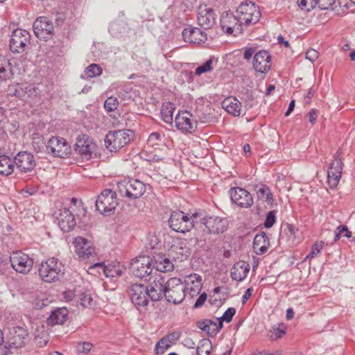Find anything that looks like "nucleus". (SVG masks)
Instances as JSON below:
<instances>
[{
	"label": "nucleus",
	"mask_w": 355,
	"mask_h": 355,
	"mask_svg": "<svg viewBox=\"0 0 355 355\" xmlns=\"http://www.w3.org/2000/svg\"><path fill=\"white\" fill-rule=\"evenodd\" d=\"M319 56L318 52L315 49H309L306 53V58L311 62L315 61Z\"/></svg>",
	"instance_id": "obj_57"
},
{
	"label": "nucleus",
	"mask_w": 355,
	"mask_h": 355,
	"mask_svg": "<svg viewBox=\"0 0 355 355\" xmlns=\"http://www.w3.org/2000/svg\"><path fill=\"white\" fill-rule=\"evenodd\" d=\"M116 191L105 189L98 196L96 200V208L100 214L110 216L119 204Z\"/></svg>",
	"instance_id": "obj_3"
},
{
	"label": "nucleus",
	"mask_w": 355,
	"mask_h": 355,
	"mask_svg": "<svg viewBox=\"0 0 355 355\" xmlns=\"http://www.w3.org/2000/svg\"><path fill=\"white\" fill-rule=\"evenodd\" d=\"M175 110V106L171 102H164L162 104L161 114L163 121L168 124L172 123L173 118V112Z\"/></svg>",
	"instance_id": "obj_40"
},
{
	"label": "nucleus",
	"mask_w": 355,
	"mask_h": 355,
	"mask_svg": "<svg viewBox=\"0 0 355 355\" xmlns=\"http://www.w3.org/2000/svg\"><path fill=\"white\" fill-rule=\"evenodd\" d=\"M54 30L53 23L46 17H40L33 23L35 35L41 40L51 38Z\"/></svg>",
	"instance_id": "obj_19"
},
{
	"label": "nucleus",
	"mask_w": 355,
	"mask_h": 355,
	"mask_svg": "<svg viewBox=\"0 0 355 355\" xmlns=\"http://www.w3.org/2000/svg\"><path fill=\"white\" fill-rule=\"evenodd\" d=\"M177 128L182 132L192 133L197 127V122L188 111L179 112L175 119Z\"/></svg>",
	"instance_id": "obj_21"
},
{
	"label": "nucleus",
	"mask_w": 355,
	"mask_h": 355,
	"mask_svg": "<svg viewBox=\"0 0 355 355\" xmlns=\"http://www.w3.org/2000/svg\"><path fill=\"white\" fill-rule=\"evenodd\" d=\"M236 14L243 25L250 26L257 23L261 17V12L257 6L251 1L241 3Z\"/></svg>",
	"instance_id": "obj_8"
},
{
	"label": "nucleus",
	"mask_w": 355,
	"mask_h": 355,
	"mask_svg": "<svg viewBox=\"0 0 355 355\" xmlns=\"http://www.w3.org/2000/svg\"><path fill=\"white\" fill-rule=\"evenodd\" d=\"M235 313H236V309L233 307H230L225 311L223 316L218 318V320L219 321L221 320L222 322L223 321L230 322L232 321V318Z\"/></svg>",
	"instance_id": "obj_52"
},
{
	"label": "nucleus",
	"mask_w": 355,
	"mask_h": 355,
	"mask_svg": "<svg viewBox=\"0 0 355 355\" xmlns=\"http://www.w3.org/2000/svg\"><path fill=\"white\" fill-rule=\"evenodd\" d=\"M286 333V327L284 324H279L277 327H273L270 331L268 336L270 340H275L282 338Z\"/></svg>",
	"instance_id": "obj_43"
},
{
	"label": "nucleus",
	"mask_w": 355,
	"mask_h": 355,
	"mask_svg": "<svg viewBox=\"0 0 355 355\" xmlns=\"http://www.w3.org/2000/svg\"><path fill=\"white\" fill-rule=\"evenodd\" d=\"M183 345L188 347V348H190V349H194L196 347V343H194V341L190 338H187L184 340V342H183Z\"/></svg>",
	"instance_id": "obj_61"
},
{
	"label": "nucleus",
	"mask_w": 355,
	"mask_h": 355,
	"mask_svg": "<svg viewBox=\"0 0 355 355\" xmlns=\"http://www.w3.org/2000/svg\"><path fill=\"white\" fill-rule=\"evenodd\" d=\"M73 244L76 254L82 259H89L94 253V248L91 247L87 240L83 237L75 238Z\"/></svg>",
	"instance_id": "obj_29"
},
{
	"label": "nucleus",
	"mask_w": 355,
	"mask_h": 355,
	"mask_svg": "<svg viewBox=\"0 0 355 355\" xmlns=\"http://www.w3.org/2000/svg\"><path fill=\"white\" fill-rule=\"evenodd\" d=\"M252 289L251 288H248L244 295H243L242 297V303L244 304L248 300V299L250 297V296L252 295Z\"/></svg>",
	"instance_id": "obj_63"
},
{
	"label": "nucleus",
	"mask_w": 355,
	"mask_h": 355,
	"mask_svg": "<svg viewBox=\"0 0 355 355\" xmlns=\"http://www.w3.org/2000/svg\"><path fill=\"white\" fill-rule=\"evenodd\" d=\"M12 268L17 272L26 274L32 268L33 260L21 251L13 252L9 259Z\"/></svg>",
	"instance_id": "obj_12"
},
{
	"label": "nucleus",
	"mask_w": 355,
	"mask_h": 355,
	"mask_svg": "<svg viewBox=\"0 0 355 355\" xmlns=\"http://www.w3.org/2000/svg\"><path fill=\"white\" fill-rule=\"evenodd\" d=\"M166 300L174 304L181 303L186 297V286L180 279L172 277L166 281Z\"/></svg>",
	"instance_id": "obj_7"
},
{
	"label": "nucleus",
	"mask_w": 355,
	"mask_h": 355,
	"mask_svg": "<svg viewBox=\"0 0 355 355\" xmlns=\"http://www.w3.org/2000/svg\"><path fill=\"white\" fill-rule=\"evenodd\" d=\"M186 291L193 297L199 293L202 288V278L196 273H192L185 277Z\"/></svg>",
	"instance_id": "obj_30"
},
{
	"label": "nucleus",
	"mask_w": 355,
	"mask_h": 355,
	"mask_svg": "<svg viewBox=\"0 0 355 355\" xmlns=\"http://www.w3.org/2000/svg\"><path fill=\"white\" fill-rule=\"evenodd\" d=\"M96 268H101L106 277L111 279L121 277L126 269L125 267L119 262H114L107 265H104L103 263H96L89 266L88 272L94 275V270Z\"/></svg>",
	"instance_id": "obj_16"
},
{
	"label": "nucleus",
	"mask_w": 355,
	"mask_h": 355,
	"mask_svg": "<svg viewBox=\"0 0 355 355\" xmlns=\"http://www.w3.org/2000/svg\"><path fill=\"white\" fill-rule=\"evenodd\" d=\"M323 247V242L321 241L320 243H315L312 248L311 252L306 255L305 259H311L316 255L320 253Z\"/></svg>",
	"instance_id": "obj_50"
},
{
	"label": "nucleus",
	"mask_w": 355,
	"mask_h": 355,
	"mask_svg": "<svg viewBox=\"0 0 355 355\" xmlns=\"http://www.w3.org/2000/svg\"><path fill=\"white\" fill-rule=\"evenodd\" d=\"M15 162L6 155L0 156V174L9 175L13 173Z\"/></svg>",
	"instance_id": "obj_39"
},
{
	"label": "nucleus",
	"mask_w": 355,
	"mask_h": 355,
	"mask_svg": "<svg viewBox=\"0 0 355 355\" xmlns=\"http://www.w3.org/2000/svg\"><path fill=\"white\" fill-rule=\"evenodd\" d=\"M196 215L189 216L187 214L177 210L171 212L168 222L172 230L184 234L194 227L195 224L196 225Z\"/></svg>",
	"instance_id": "obj_2"
},
{
	"label": "nucleus",
	"mask_w": 355,
	"mask_h": 355,
	"mask_svg": "<svg viewBox=\"0 0 355 355\" xmlns=\"http://www.w3.org/2000/svg\"><path fill=\"white\" fill-rule=\"evenodd\" d=\"M343 153L338 150L334 155V161L332 162L327 171V183L331 189L336 187L343 172V164L342 162Z\"/></svg>",
	"instance_id": "obj_15"
},
{
	"label": "nucleus",
	"mask_w": 355,
	"mask_h": 355,
	"mask_svg": "<svg viewBox=\"0 0 355 355\" xmlns=\"http://www.w3.org/2000/svg\"><path fill=\"white\" fill-rule=\"evenodd\" d=\"M254 52L255 50L252 48L245 49L243 53L244 59L247 60H250L252 57V55L254 53Z\"/></svg>",
	"instance_id": "obj_62"
},
{
	"label": "nucleus",
	"mask_w": 355,
	"mask_h": 355,
	"mask_svg": "<svg viewBox=\"0 0 355 355\" xmlns=\"http://www.w3.org/2000/svg\"><path fill=\"white\" fill-rule=\"evenodd\" d=\"M336 0H318V8L321 10H327L334 4Z\"/></svg>",
	"instance_id": "obj_55"
},
{
	"label": "nucleus",
	"mask_w": 355,
	"mask_h": 355,
	"mask_svg": "<svg viewBox=\"0 0 355 355\" xmlns=\"http://www.w3.org/2000/svg\"><path fill=\"white\" fill-rule=\"evenodd\" d=\"M64 273V267L58 259L51 257L42 261L39 268V275L45 282L51 283L59 279Z\"/></svg>",
	"instance_id": "obj_1"
},
{
	"label": "nucleus",
	"mask_w": 355,
	"mask_h": 355,
	"mask_svg": "<svg viewBox=\"0 0 355 355\" xmlns=\"http://www.w3.org/2000/svg\"><path fill=\"white\" fill-rule=\"evenodd\" d=\"M102 68L96 64H91L84 71V74L81 75L82 78H92L101 75Z\"/></svg>",
	"instance_id": "obj_41"
},
{
	"label": "nucleus",
	"mask_w": 355,
	"mask_h": 355,
	"mask_svg": "<svg viewBox=\"0 0 355 355\" xmlns=\"http://www.w3.org/2000/svg\"><path fill=\"white\" fill-rule=\"evenodd\" d=\"M221 105L224 110L234 116H239L241 114V103L235 97L229 96L225 98L222 101Z\"/></svg>",
	"instance_id": "obj_32"
},
{
	"label": "nucleus",
	"mask_w": 355,
	"mask_h": 355,
	"mask_svg": "<svg viewBox=\"0 0 355 355\" xmlns=\"http://www.w3.org/2000/svg\"><path fill=\"white\" fill-rule=\"evenodd\" d=\"M68 311L65 308H60L52 311L51 315L47 319V323L53 326L56 324H62L67 320Z\"/></svg>",
	"instance_id": "obj_37"
},
{
	"label": "nucleus",
	"mask_w": 355,
	"mask_h": 355,
	"mask_svg": "<svg viewBox=\"0 0 355 355\" xmlns=\"http://www.w3.org/2000/svg\"><path fill=\"white\" fill-rule=\"evenodd\" d=\"M212 345L209 339L203 338L196 347V354L197 355H209Z\"/></svg>",
	"instance_id": "obj_42"
},
{
	"label": "nucleus",
	"mask_w": 355,
	"mask_h": 355,
	"mask_svg": "<svg viewBox=\"0 0 355 355\" xmlns=\"http://www.w3.org/2000/svg\"><path fill=\"white\" fill-rule=\"evenodd\" d=\"M161 140V134L157 132H152L148 139V144L153 146L157 144V141Z\"/></svg>",
	"instance_id": "obj_54"
},
{
	"label": "nucleus",
	"mask_w": 355,
	"mask_h": 355,
	"mask_svg": "<svg viewBox=\"0 0 355 355\" xmlns=\"http://www.w3.org/2000/svg\"><path fill=\"white\" fill-rule=\"evenodd\" d=\"M196 225L207 234H220L228 228L227 218L216 216H207L196 221Z\"/></svg>",
	"instance_id": "obj_6"
},
{
	"label": "nucleus",
	"mask_w": 355,
	"mask_h": 355,
	"mask_svg": "<svg viewBox=\"0 0 355 355\" xmlns=\"http://www.w3.org/2000/svg\"><path fill=\"white\" fill-rule=\"evenodd\" d=\"M286 226L288 231L289 236L292 238L293 240H295L297 237L296 234L298 232V229L295 225L289 223H287Z\"/></svg>",
	"instance_id": "obj_58"
},
{
	"label": "nucleus",
	"mask_w": 355,
	"mask_h": 355,
	"mask_svg": "<svg viewBox=\"0 0 355 355\" xmlns=\"http://www.w3.org/2000/svg\"><path fill=\"white\" fill-rule=\"evenodd\" d=\"M212 60L209 59L207 60L203 64L198 67L196 69L195 74L197 76H200L201 74L211 71L212 70Z\"/></svg>",
	"instance_id": "obj_48"
},
{
	"label": "nucleus",
	"mask_w": 355,
	"mask_h": 355,
	"mask_svg": "<svg viewBox=\"0 0 355 355\" xmlns=\"http://www.w3.org/2000/svg\"><path fill=\"white\" fill-rule=\"evenodd\" d=\"M78 305L83 308H92L94 306L95 302L90 294L85 293L78 294Z\"/></svg>",
	"instance_id": "obj_44"
},
{
	"label": "nucleus",
	"mask_w": 355,
	"mask_h": 355,
	"mask_svg": "<svg viewBox=\"0 0 355 355\" xmlns=\"http://www.w3.org/2000/svg\"><path fill=\"white\" fill-rule=\"evenodd\" d=\"M341 236H345L346 238L352 237V232H350L345 225H339L336 228L334 242L338 241Z\"/></svg>",
	"instance_id": "obj_45"
},
{
	"label": "nucleus",
	"mask_w": 355,
	"mask_h": 355,
	"mask_svg": "<svg viewBox=\"0 0 355 355\" xmlns=\"http://www.w3.org/2000/svg\"><path fill=\"white\" fill-rule=\"evenodd\" d=\"M118 105L119 101L116 97L114 96L108 97L104 103V107L108 112H111L116 110Z\"/></svg>",
	"instance_id": "obj_46"
},
{
	"label": "nucleus",
	"mask_w": 355,
	"mask_h": 355,
	"mask_svg": "<svg viewBox=\"0 0 355 355\" xmlns=\"http://www.w3.org/2000/svg\"><path fill=\"white\" fill-rule=\"evenodd\" d=\"M216 16L212 8L207 7V5H200L198 9V24L205 29H209L216 23Z\"/></svg>",
	"instance_id": "obj_22"
},
{
	"label": "nucleus",
	"mask_w": 355,
	"mask_h": 355,
	"mask_svg": "<svg viewBox=\"0 0 355 355\" xmlns=\"http://www.w3.org/2000/svg\"><path fill=\"white\" fill-rule=\"evenodd\" d=\"M31 35L28 31L18 28L12 32L10 40V49L13 53H23L30 44Z\"/></svg>",
	"instance_id": "obj_14"
},
{
	"label": "nucleus",
	"mask_w": 355,
	"mask_h": 355,
	"mask_svg": "<svg viewBox=\"0 0 355 355\" xmlns=\"http://www.w3.org/2000/svg\"><path fill=\"white\" fill-rule=\"evenodd\" d=\"M271 56L266 51L256 53L253 58V67L259 73H266L270 69Z\"/></svg>",
	"instance_id": "obj_26"
},
{
	"label": "nucleus",
	"mask_w": 355,
	"mask_h": 355,
	"mask_svg": "<svg viewBox=\"0 0 355 355\" xmlns=\"http://www.w3.org/2000/svg\"><path fill=\"white\" fill-rule=\"evenodd\" d=\"M250 264L244 261H239L234 264L231 269V277L236 281L241 282L250 271Z\"/></svg>",
	"instance_id": "obj_31"
},
{
	"label": "nucleus",
	"mask_w": 355,
	"mask_h": 355,
	"mask_svg": "<svg viewBox=\"0 0 355 355\" xmlns=\"http://www.w3.org/2000/svg\"><path fill=\"white\" fill-rule=\"evenodd\" d=\"M116 191L122 196L130 199L140 198L146 191L144 182L136 180H123L117 183Z\"/></svg>",
	"instance_id": "obj_5"
},
{
	"label": "nucleus",
	"mask_w": 355,
	"mask_h": 355,
	"mask_svg": "<svg viewBox=\"0 0 355 355\" xmlns=\"http://www.w3.org/2000/svg\"><path fill=\"white\" fill-rule=\"evenodd\" d=\"M62 295L66 302H72L73 304L78 306V294L75 293L73 291H66L63 292Z\"/></svg>",
	"instance_id": "obj_49"
},
{
	"label": "nucleus",
	"mask_w": 355,
	"mask_h": 355,
	"mask_svg": "<svg viewBox=\"0 0 355 355\" xmlns=\"http://www.w3.org/2000/svg\"><path fill=\"white\" fill-rule=\"evenodd\" d=\"M270 246V242L264 232L257 234L253 241V249L257 254L261 255L266 253Z\"/></svg>",
	"instance_id": "obj_33"
},
{
	"label": "nucleus",
	"mask_w": 355,
	"mask_h": 355,
	"mask_svg": "<svg viewBox=\"0 0 355 355\" xmlns=\"http://www.w3.org/2000/svg\"><path fill=\"white\" fill-rule=\"evenodd\" d=\"M153 267L162 272H171L174 269L173 263L164 255H157L155 257Z\"/></svg>",
	"instance_id": "obj_36"
},
{
	"label": "nucleus",
	"mask_w": 355,
	"mask_h": 355,
	"mask_svg": "<svg viewBox=\"0 0 355 355\" xmlns=\"http://www.w3.org/2000/svg\"><path fill=\"white\" fill-rule=\"evenodd\" d=\"M182 35L185 42L194 44L205 43L207 39L206 33L198 28H184Z\"/></svg>",
	"instance_id": "obj_24"
},
{
	"label": "nucleus",
	"mask_w": 355,
	"mask_h": 355,
	"mask_svg": "<svg viewBox=\"0 0 355 355\" xmlns=\"http://www.w3.org/2000/svg\"><path fill=\"white\" fill-rule=\"evenodd\" d=\"M257 198L263 202L271 205L272 202V194L269 187L265 184H257L254 188Z\"/></svg>",
	"instance_id": "obj_38"
},
{
	"label": "nucleus",
	"mask_w": 355,
	"mask_h": 355,
	"mask_svg": "<svg viewBox=\"0 0 355 355\" xmlns=\"http://www.w3.org/2000/svg\"><path fill=\"white\" fill-rule=\"evenodd\" d=\"M207 294L205 293H202L196 300L194 304V308H199L202 306L207 300Z\"/></svg>",
	"instance_id": "obj_59"
},
{
	"label": "nucleus",
	"mask_w": 355,
	"mask_h": 355,
	"mask_svg": "<svg viewBox=\"0 0 355 355\" xmlns=\"http://www.w3.org/2000/svg\"><path fill=\"white\" fill-rule=\"evenodd\" d=\"M277 41L280 45H284L285 47L289 46L288 41L285 40L284 37L281 35L277 37Z\"/></svg>",
	"instance_id": "obj_64"
},
{
	"label": "nucleus",
	"mask_w": 355,
	"mask_h": 355,
	"mask_svg": "<svg viewBox=\"0 0 355 355\" xmlns=\"http://www.w3.org/2000/svg\"><path fill=\"white\" fill-rule=\"evenodd\" d=\"M46 151L53 157L66 158L71 154V147L65 139L52 137L48 141Z\"/></svg>",
	"instance_id": "obj_10"
},
{
	"label": "nucleus",
	"mask_w": 355,
	"mask_h": 355,
	"mask_svg": "<svg viewBox=\"0 0 355 355\" xmlns=\"http://www.w3.org/2000/svg\"><path fill=\"white\" fill-rule=\"evenodd\" d=\"M152 261L149 257L136 258L131 263L132 274L137 277L144 278L151 274L153 271Z\"/></svg>",
	"instance_id": "obj_20"
},
{
	"label": "nucleus",
	"mask_w": 355,
	"mask_h": 355,
	"mask_svg": "<svg viewBox=\"0 0 355 355\" xmlns=\"http://www.w3.org/2000/svg\"><path fill=\"white\" fill-rule=\"evenodd\" d=\"M15 167L21 173H28L35 168L36 161L33 154L21 151L14 157Z\"/></svg>",
	"instance_id": "obj_18"
},
{
	"label": "nucleus",
	"mask_w": 355,
	"mask_h": 355,
	"mask_svg": "<svg viewBox=\"0 0 355 355\" xmlns=\"http://www.w3.org/2000/svg\"><path fill=\"white\" fill-rule=\"evenodd\" d=\"M170 254L173 259L183 261L191 254L187 240L180 239L175 241L171 247Z\"/></svg>",
	"instance_id": "obj_25"
},
{
	"label": "nucleus",
	"mask_w": 355,
	"mask_h": 355,
	"mask_svg": "<svg viewBox=\"0 0 355 355\" xmlns=\"http://www.w3.org/2000/svg\"><path fill=\"white\" fill-rule=\"evenodd\" d=\"M97 145L94 139L87 135H79L74 145L75 152L83 160H89L96 155Z\"/></svg>",
	"instance_id": "obj_9"
},
{
	"label": "nucleus",
	"mask_w": 355,
	"mask_h": 355,
	"mask_svg": "<svg viewBox=\"0 0 355 355\" xmlns=\"http://www.w3.org/2000/svg\"><path fill=\"white\" fill-rule=\"evenodd\" d=\"M318 117V111L315 109H311L309 112V120L311 124H314Z\"/></svg>",
	"instance_id": "obj_60"
},
{
	"label": "nucleus",
	"mask_w": 355,
	"mask_h": 355,
	"mask_svg": "<svg viewBox=\"0 0 355 355\" xmlns=\"http://www.w3.org/2000/svg\"><path fill=\"white\" fill-rule=\"evenodd\" d=\"M93 347V345L89 342L79 343L77 345L76 349L78 352L87 354L90 352Z\"/></svg>",
	"instance_id": "obj_53"
},
{
	"label": "nucleus",
	"mask_w": 355,
	"mask_h": 355,
	"mask_svg": "<svg viewBox=\"0 0 355 355\" xmlns=\"http://www.w3.org/2000/svg\"><path fill=\"white\" fill-rule=\"evenodd\" d=\"M277 220L276 217V211H270L266 214V218L264 222V227L266 228H270L275 223Z\"/></svg>",
	"instance_id": "obj_51"
},
{
	"label": "nucleus",
	"mask_w": 355,
	"mask_h": 355,
	"mask_svg": "<svg viewBox=\"0 0 355 355\" xmlns=\"http://www.w3.org/2000/svg\"><path fill=\"white\" fill-rule=\"evenodd\" d=\"M229 194L232 202L242 208H249L253 205L251 193L241 187L231 188Z\"/></svg>",
	"instance_id": "obj_17"
},
{
	"label": "nucleus",
	"mask_w": 355,
	"mask_h": 355,
	"mask_svg": "<svg viewBox=\"0 0 355 355\" xmlns=\"http://www.w3.org/2000/svg\"><path fill=\"white\" fill-rule=\"evenodd\" d=\"M180 336L181 332L176 331L162 337L155 345V354L157 355L164 354L172 345L176 344Z\"/></svg>",
	"instance_id": "obj_27"
},
{
	"label": "nucleus",
	"mask_w": 355,
	"mask_h": 355,
	"mask_svg": "<svg viewBox=\"0 0 355 355\" xmlns=\"http://www.w3.org/2000/svg\"><path fill=\"white\" fill-rule=\"evenodd\" d=\"M13 75L12 66L10 60L0 55V83L11 80Z\"/></svg>",
	"instance_id": "obj_35"
},
{
	"label": "nucleus",
	"mask_w": 355,
	"mask_h": 355,
	"mask_svg": "<svg viewBox=\"0 0 355 355\" xmlns=\"http://www.w3.org/2000/svg\"><path fill=\"white\" fill-rule=\"evenodd\" d=\"M220 23L223 31L227 35H236L243 32V24L237 15H234L232 12L223 13Z\"/></svg>",
	"instance_id": "obj_11"
},
{
	"label": "nucleus",
	"mask_w": 355,
	"mask_h": 355,
	"mask_svg": "<svg viewBox=\"0 0 355 355\" xmlns=\"http://www.w3.org/2000/svg\"><path fill=\"white\" fill-rule=\"evenodd\" d=\"M166 286V279L161 275H157L148 286L150 300L153 302L159 301L165 295Z\"/></svg>",
	"instance_id": "obj_23"
},
{
	"label": "nucleus",
	"mask_w": 355,
	"mask_h": 355,
	"mask_svg": "<svg viewBox=\"0 0 355 355\" xmlns=\"http://www.w3.org/2000/svg\"><path fill=\"white\" fill-rule=\"evenodd\" d=\"M9 268V262L7 258L0 255V274H4Z\"/></svg>",
	"instance_id": "obj_56"
},
{
	"label": "nucleus",
	"mask_w": 355,
	"mask_h": 355,
	"mask_svg": "<svg viewBox=\"0 0 355 355\" xmlns=\"http://www.w3.org/2000/svg\"><path fill=\"white\" fill-rule=\"evenodd\" d=\"M223 323L221 320L218 324L211 320H203L197 322V327L201 330L205 331L209 336H215L222 328Z\"/></svg>",
	"instance_id": "obj_34"
},
{
	"label": "nucleus",
	"mask_w": 355,
	"mask_h": 355,
	"mask_svg": "<svg viewBox=\"0 0 355 355\" xmlns=\"http://www.w3.org/2000/svg\"><path fill=\"white\" fill-rule=\"evenodd\" d=\"M57 220L60 228L65 232L73 230L76 225L74 215L69 209L66 208L60 211Z\"/></svg>",
	"instance_id": "obj_28"
},
{
	"label": "nucleus",
	"mask_w": 355,
	"mask_h": 355,
	"mask_svg": "<svg viewBox=\"0 0 355 355\" xmlns=\"http://www.w3.org/2000/svg\"><path fill=\"white\" fill-rule=\"evenodd\" d=\"M133 135L128 129L110 131L105 136V146L110 152H116L128 144Z\"/></svg>",
	"instance_id": "obj_4"
},
{
	"label": "nucleus",
	"mask_w": 355,
	"mask_h": 355,
	"mask_svg": "<svg viewBox=\"0 0 355 355\" xmlns=\"http://www.w3.org/2000/svg\"><path fill=\"white\" fill-rule=\"evenodd\" d=\"M129 293L132 303L137 308L145 307L149 300L148 287L142 284H132L129 287Z\"/></svg>",
	"instance_id": "obj_13"
},
{
	"label": "nucleus",
	"mask_w": 355,
	"mask_h": 355,
	"mask_svg": "<svg viewBox=\"0 0 355 355\" xmlns=\"http://www.w3.org/2000/svg\"><path fill=\"white\" fill-rule=\"evenodd\" d=\"M297 2L301 9L306 11H310L315 7H318V0H297Z\"/></svg>",
	"instance_id": "obj_47"
}]
</instances>
